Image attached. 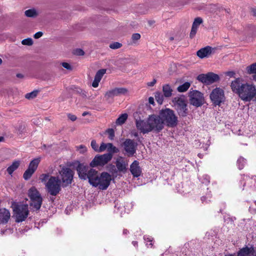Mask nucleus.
Wrapping results in <instances>:
<instances>
[{
  "mask_svg": "<svg viewBox=\"0 0 256 256\" xmlns=\"http://www.w3.org/2000/svg\"><path fill=\"white\" fill-rule=\"evenodd\" d=\"M76 170L80 179L88 180L91 186L98 188L100 190H106L112 180V176L108 172H102L100 174L98 171L84 164L80 163L76 166Z\"/></svg>",
  "mask_w": 256,
  "mask_h": 256,
  "instance_id": "1",
  "label": "nucleus"
},
{
  "mask_svg": "<svg viewBox=\"0 0 256 256\" xmlns=\"http://www.w3.org/2000/svg\"><path fill=\"white\" fill-rule=\"evenodd\" d=\"M230 86L232 91L238 94L242 100L256 102V87L254 84L242 83V78H237L232 82Z\"/></svg>",
  "mask_w": 256,
  "mask_h": 256,
  "instance_id": "2",
  "label": "nucleus"
},
{
  "mask_svg": "<svg viewBox=\"0 0 256 256\" xmlns=\"http://www.w3.org/2000/svg\"><path fill=\"white\" fill-rule=\"evenodd\" d=\"M159 114L164 122V124L169 127H174L177 124L178 118L172 110L170 108L162 110Z\"/></svg>",
  "mask_w": 256,
  "mask_h": 256,
  "instance_id": "3",
  "label": "nucleus"
},
{
  "mask_svg": "<svg viewBox=\"0 0 256 256\" xmlns=\"http://www.w3.org/2000/svg\"><path fill=\"white\" fill-rule=\"evenodd\" d=\"M46 188L48 193L56 196L61 190V182L58 177L50 176L46 183Z\"/></svg>",
  "mask_w": 256,
  "mask_h": 256,
  "instance_id": "4",
  "label": "nucleus"
},
{
  "mask_svg": "<svg viewBox=\"0 0 256 256\" xmlns=\"http://www.w3.org/2000/svg\"><path fill=\"white\" fill-rule=\"evenodd\" d=\"M30 200V206L36 210H38L42 206V198L38 190L34 186L32 187L28 192Z\"/></svg>",
  "mask_w": 256,
  "mask_h": 256,
  "instance_id": "5",
  "label": "nucleus"
},
{
  "mask_svg": "<svg viewBox=\"0 0 256 256\" xmlns=\"http://www.w3.org/2000/svg\"><path fill=\"white\" fill-rule=\"evenodd\" d=\"M60 178L62 187H66L72 183L74 172L70 168L62 166L59 170Z\"/></svg>",
  "mask_w": 256,
  "mask_h": 256,
  "instance_id": "6",
  "label": "nucleus"
},
{
  "mask_svg": "<svg viewBox=\"0 0 256 256\" xmlns=\"http://www.w3.org/2000/svg\"><path fill=\"white\" fill-rule=\"evenodd\" d=\"M112 158V154L110 153L102 155L97 154L90 162V166L92 168L98 166H102L108 164Z\"/></svg>",
  "mask_w": 256,
  "mask_h": 256,
  "instance_id": "7",
  "label": "nucleus"
},
{
  "mask_svg": "<svg viewBox=\"0 0 256 256\" xmlns=\"http://www.w3.org/2000/svg\"><path fill=\"white\" fill-rule=\"evenodd\" d=\"M172 102L178 115L182 117H186L188 114V108L185 99L182 97H176L173 98Z\"/></svg>",
  "mask_w": 256,
  "mask_h": 256,
  "instance_id": "8",
  "label": "nucleus"
},
{
  "mask_svg": "<svg viewBox=\"0 0 256 256\" xmlns=\"http://www.w3.org/2000/svg\"><path fill=\"white\" fill-rule=\"evenodd\" d=\"M190 104L196 107L202 106L204 102L203 94L198 90H192L189 92Z\"/></svg>",
  "mask_w": 256,
  "mask_h": 256,
  "instance_id": "9",
  "label": "nucleus"
},
{
  "mask_svg": "<svg viewBox=\"0 0 256 256\" xmlns=\"http://www.w3.org/2000/svg\"><path fill=\"white\" fill-rule=\"evenodd\" d=\"M210 98L214 105H220L225 100L224 90L219 88H214L210 94Z\"/></svg>",
  "mask_w": 256,
  "mask_h": 256,
  "instance_id": "10",
  "label": "nucleus"
},
{
  "mask_svg": "<svg viewBox=\"0 0 256 256\" xmlns=\"http://www.w3.org/2000/svg\"><path fill=\"white\" fill-rule=\"evenodd\" d=\"M149 122L152 127V130L160 132L164 128V122L162 120L160 114L150 116Z\"/></svg>",
  "mask_w": 256,
  "mask_h": 256,
  "instance_id": "11",
  "label": "nucleus"
},
{
  "mask_svg": "<svg viewBox=\"0 0 256 256\" xmlns=\"http://www.w3.org/2000/svg\"><path fill=\"white\" fill-rule=\"evenodd\" d=\"M40 162V158H38L34 159L30 162L28 168L24 172L23 174V178L25 180H28L30 178L37 169Z\"/></svg>",
  "mask_w": 256,
  "mask_h": 256,
  "instance_id": "12",
  "label": "nucleus"
},
{
  "mask_svg": "<svg viewBox=\"0 0 256 256\" xmlns=\"http://www.w3.org/2000/svg\"><path fill=\"white\" fill-rule=\"evenodd\" d=\"M197 78L200 82L202 83L210 84L218 81L220 78L216 74L213 72H208L206 74H200L198 75Z\"/></svg>",
  "mask_w": 256,
  "mask_h": 256,
  "instance_id": "13",
  "label": "nucleus"
},
{
  "mask_svg": "<svg viewBox=\"0 0 256 256\" xmlns=\"http://www.w3.org/2000/svg\"><path fill=\"white\" fill-rule=\"evenodd\" d=\"M122 145L128 156H132L136 153V144L134 140L126 139L123 142Z\"/></svg>",
  "mask_w": 256,
  "mask_h": 256,
  "instance_id": "14",
  "label": "nucleus"
},
{
  "mask_svg": "<svg viewBox=\"0 0 256 256\" xmlns=\"http://www.w3.org/2000/svg\"><path fill=\"white\" fill-rule=\"evenodd\" d=\"M242 180L244 182L243 186H246V188L250 190H256V176H250L248 175H244L242 177Z\"/></svg>",
  "mask_w": 256,
  "mask_h": 256,
  "instance_id": "15",
  "label": "nucleus"
},
{
  "mask_svg": "<svg viewBox=\"0 0 256 256\" xmlns=\"http://www.w3.org/2000/svg\"><path fill=\"white\" fill-rule=\"evenodd\" d=\"M28 214V210L27 206H24L18 208L16 214V222H22L27 218Z\"/></svg>",
  "mask_w": 256,
  "mask_h": 256,
  "instance_id": "16",
  "label": "nucleus"
},
{
  "mask_svg": "<svg viewBox=\"0 0 256 256\" xmlns=\"http://www.w3.org/2000/svg\"><path fill=\"white\" fill-rule=\"evenodd\" d=\"M128 92V90L124 88H118L112 89L107 92L105 94L106 98H113L114 96L125 94Z\"/></svg>",
  "mask_w": 256,
  "mask_h": 256,
  "instance_id": "17",
  "label": "nucleus"
},
{
  "mask_svg": "<svg viewBox=\"0 0 256 256\" xmlns=\"http://www.w3.org/2000/svg\"><path fill=\"white\" fill-rule=\"evenodd\" d=\"M136 126L137 128L143 134H146L152 131V127L149 122V118L147 121L137 120Z\"/></svg>",
  "mask_w": 256,
  "mask_h": 256,
  "instance_id": "18",
  "label": "nucleus"
},
{
  "mask_svg": "<svg viewBox=\"0 0 256 256\" xmlns=\"http://www.w3.org/2000/svg\"><path fill=\"white\" fill-rule=\"evenodd\" d=\"M130 171L134 177L138 178L140 176L142 170L138 161L136 160L130 164Z\"/></svg>",
  "mask_w": 256,
  "mask_h": 256,
  "instance_id": "19",
  "label": "nucleus"
},
{
  "mask_svg": "<svg viewBox=\"0 0 256 256\" xmlns=\"http://www.w3.org/2000/svg\"><path fill=\"white\" fill-rule=\"evenodd\" d=\"M214 48L211 46H207L204 48H200L197 52V56L200 58H203L206 57H208L212 53Z\"/></svg>",
  "mask_w": 256,
  "mask_h": 256,
  "instance_id": "20",
  "label": "nucleus"
},
{
  "mask_svg": "<svg viewBox=\"0 0 256 256\" xmlns=\"http://www.w3.org/2000/svg\"><path fill=\"white\" fill-rule=\"evenodd\" d=\"M10 218V213L9 210L6 208H0V221L2 223H8Z\"/></svg>",
  "mask_w": 256,
  "mask_h": 256,
  "instance_id": "21",
  "label": "nucleus"
},
{
  "mask_svg": "<svg viewBox=\"0 0 256 256\" xmlns=\"http://www.w3.org/2000/svg\"><path fill=\"white\" fill-rule=\"evenodd\" d=\"M106 72V70L104 68L100 69L96 72L92 83V86L94 88H97L98 86L99 82Z\"/></svg>",
  "mask_w": 256,
  "mask_h": 256,
  "instance_id": "22",
  "label": "nucleus"
},
{
  "mask_svg": "<svg viewBox=\"0 0 256 256\" xmlns=\"http://www.w3.org/2000/svg\"><path fill=\"white\" fill-rule=\"evenodd\" d=\"M202 22V18L198 17L194 19V22H193L192 28L191 30V32L190 34V38H194L195 34L196 33L198 28L199 26Z\"/></svg>",
  "mask_w": 256,
  "mask_h": 256,
  "instance_id": "23",
  "label": "nucleus"
},
{
  "mask_svg": "<svg viewBox=\"0 0 256 256\" xmlns=\"http://www.w3.org/2000/svg\"><path fill=\"white\" fill-rule=\"evenodd\" d=\"M254 252L253 247L248 248L246 246L238 251V256H252Z\"/></svg>",
  "mask_w": 256,
  "mask_h": 256,
  "instance_id": "24",
  "label": "nucleus"
},
{
  "mask_svg": "<svg viewBox=\"0 0 256 256\" xmlns=\"http://www.w3.org/2000/svg\"><path fill=\"white\" fill-rule=\"evenodd\" d=\"M116 164L118 170L123 172L126 171L128 165V164L122 158L116 160Z\"/></svg>",
  "mask_w": 256,
  "mask_h": 256,
  "instance_id": "25",
  "label": "nucleus"
},
{
  "mask_svg": "<svg viewBox=\"0 0 256 256\" xmlns=\"http://www.w3.org/2000/svg\"><path fill=\"white\" fill-rule=\"evenodd\" d=\"M246 69L247 72L250 74H252V79L256 81V62L247 66Z\"/></svg>",
  "mask_w": 256,
  "mask_h": 256,
  "instance_id": "26",
  "label": "nucleus"
},
{
  "mask_svg": "<svg viewBox=\"0 0 256 256\" xmlns=\"http://www.w3.org/2000/svg\"><path fill=\"white\" fill-rule=\"evenodd\" d=\"M162 92L166 98H170L172 95V90L169 84H166L162 86Z\"/></svg>",
  "mask_w": 256,
  "mask_h": 256,
  "instance_id": "27",
  "label": "nucleus"
},
{
  "mask_svg": "<svg viewBox=\"0 0 256 256\" xmlns=\"http://www.w3.org/2000/svg\"><path fill=\"white\" fill-rule=\"evenodd\" d=\"M20 162L19 160L14 161L12 164L7 168L6 171L9 174H12L19 166Z\"/></svg>",
  "mask_w": 256,
  "mask_h": 256,
  "instance_id": "28",
  "label": "nucleus"
},
{
  "mask_svg": "<svg viewBox=\"0 0 256 256\" xmlns=\"http://www.w3.org/2000/svg\"><path fill=\"white\" fill-rule=\"evenodd\" d=\"M190 84L189 82H186L182 85L178 86L177 88V90L180 92H186L190 87Z\"/></svg>",
  "mask_w": 256,
  "mask_h": 256,
  "instance_id": "29",
  "label": "nucleus"
},
{
  "mask_svg": "<svg viewBox=\"0 0 256 256\" xmlns=\"http://www.w3.org/2000/svg\"><path fill=\"white\" fill-rule=\"evenodd\" d=\"M24 14L27 17L29 18H35L38 15V12L34 8L26 10Z\"/></svg>",
  "mask_w": 256,
  "mask_h": 256,
  "instance_id": "30",
  "label": "nucleus"
},
{
  "mask_svg": "<svg viewBox=\"0 0 256 256\" xmlns=\"http://www.w3.org/2000/svg\"><path fill=\"white\" fill-rule=\"evenodd\" d=\"M128 115L126 114H122L116 120V124L118 125H122L127 120Z\"/></svg>",
  "mask_w": 256,
  "mask_h": 256,
  "instance_id": "31",
  "label": "nucleus"
},
{
  "mask_svg": "<svg viewBox=\"0 0 256 256\" xmlns=\"http://www.w3.org/2000/svg\"><path fill=\"white\" fill-rule=\"evenodd\" d=\"M144 239L146 242V246L148 248H152L153 247L152 242L154 238L151 236L145 235L144 236Z\"/></svg>",
  "mask_w": 256,
  "mask_h": 256,
  "instance_id": "32",
  "label": "nucleus"
},
{
  "mask_svg": "<svg viewBox=\"0 0 256 256\" xmlns=\"http://www.w3.org/2000/svg\"><path fill=\"white\" fill-rule=\"evenodd\" d=\"M246 163V160L245 158H242V156L240 157L237 160V165H238V168L240 170H242L245 166Z\"/></svg>",
  "mask_w": 256,
  "mask_h": 256,
  "instance_id": "33",
  "label": "nucleus"
},
{
  "mask_svg": "<svg viewBox=\"0 0 256 256\" xmlns=\"http://www.w3.org/2000/svg\"><path fill=\"white\" fill-rule=\"evenodd\" d=\"M107 150L108 152V153L112 154L114 153H117L119 152L118 149L114 146L112 143H108Z\"/></svg>",
  "mask_w": 256,
  "mask_h": 256,
  "instance_id": "34",
  "label": "nucleus"
},
{
  "mask_svg": "<svg viewBox=\"0 0 256 256\" xmlns=\"http://www.w3.org/2000/svg\"><path fill=\"white\" fill-rule=\"evenodd\" d=\"M164 96L163 95V94L160 92H157L156 93L155 98L158 103L160 104H162L164 101Z\"/></svg>",
  "mask_w": 256,
  "mask_h": 256,
  "instance_id": "35",
  "label": "nucleus"
},
{
  "mask_svg": "<svg viewBox=\"0 0 256 256\" xmlns=\"http://www.w3.org/2000/svg\"><path fill=\"white\" fill-rule=\"evenodd\" d=\"M234 220H236V218L230 215L227 214L224 216V222L226 224L234 222Z\"/></svg>",
  "mask_w": 256,
  "mask_h": 256,
  "instance_id": "36",
  "label": "nucleus"
},
{
  "mask_svg": "<svg viewBox=\"0 0 256 256\" xmlns=\"http://www.w3.org/2000/svg\"><path fill=\"white\" fill-rule=\"evenodd\" d=\"M38 93V92L37 90H34L30 93L26 94L25 97L27 99H32L36 96Z\"/></svg>",
  "mask_w": 256,
  "mask_h": 256,
  "instance_id": "37",
  "label": "nucleus"
},
{
  "mask_svg": "<svg viewBox=\"0 0 256 256\" xmlns=\"http://www.w3.org/2000/svg\"><path fill=\"white\" fill-rule=\"evenodd\" d=\"M50 176L48 174H42L40 176V180L42 182L46 183L48 180Z\"/></svg>",
  "mask_w": 256,
  "mask_h": 256,
  "instance_id": "38",
  "label": "nucleus"
},
{
  "mask_svg": "<svg viewBox=\"0 0 256 256\" xmlns=\"http://www.w3.org/2000/svg\"><path fill=\"white\" fill-rule=\"evenodd\" d=\"M22 44L23 45L32 46L33 44L32 40L31 38H28L22 40Z\"/></svg>",
  "mask_w": 256,
  "mask_h": 256,
  "instance_id": "39",
  "label": "nucleus"
},
{
  "mask_svg": "<svg viewBox=\"0 0 256 256\" xmlns=\"http://www.w3.org/2000/svg\"><path fill=\"white\" fill-rule=\"evenodd\" d=\"M122 46V44L118 42H114L111 44L110 45V48L112 49L116 50V49H118V48H121Z\"/></svg>",
  "mask_w": 256,
  "mask_h": 256,
  "instance_id": "40",
  "label": "nucleus"
},
{
  "mask_svg": "<svg viewBox=\"0 0 256 256\" xmlns=\"http://www.w3.org/2000/svg\"><path fill=\"white\" fill-rule=\"evenodd\" d=\"M2 225H0V226H2ZM12 232L10 228H6L4 230L0 226V235L2 234H11Z\"/></svg>",
  "mask_w": 256,
  "mask_h": 256,
  "instance_id": "41",
  "label": "nucleus"
},
{
  "mask_svg": "<svg viewBox=\"0 0 256 256\" xmlns=\"http://www.w3.org/2000/svg\"><path fill=\"white\" fill-rule=\"evenodd\" d=\"M90 145H91V146L92 148L96 152H98V148H99V147L98 145V144H96V140H92V142H91V144H90Z\"/></svg>",
  "mask_w": 256,
  "mask_h": 256,
  "instance_id": "42",
  "label": "nucleus"
},
{
  "mask_svg": "<svg viewBox=\"0 0 256 256\" xmlns=\"http://www.w3.org/2000/svg\"><path fill=\"white\" fill-rule=\"evenodd\" d=\"M107 132L108 134V138L110 140H112L114 139V132L112 128H109L107 130Z\"/></svg>",
  "mask_w": 256,
  "mask_h": 256,
  "instance_id": "43",
  "label": "nucleus"
},
{
  "mask_svg": "<svg viewBox=\"0 0 256 256\" xmlns=\"http://www.w3.org/2000/svg\"><path fill=\"white\" fill-rule=\"evenodd\" d=\"M108 148V144H105L104 142H102L100 144V146L98 148V152H102L104 151Z\"/></svg>",
  "mask_w": 256,
  "mask_h": 256,
  "instance_id": "44",
  "label": "nucleus"
},
{
  "mask_svg": "<svg viewBox=\"0 0 256 256\" xmlns=\"http://www.w3.org/2000/svg\"><path fill=\"white\" fill-rule=\"evenodd\" d=\"M76 148L77 150H79L80 154H84L87 150L86 148L83 145H80V146H78Z\"/></svg>",
  "mask_w": 256,
  "mask_h": 256,
  "instance_id": "45",
  "label": "nucleus"
},
{
  "mask_svg": "<svg viewBox=\"0 0 256 256\" xmlns=\"http://www.w3.org/2000/svg\"><path fill=\"white\" fill-rule=\"evenodd\" d=\"M21 226L22 225H18V226H20L18 228V227H16V230L18 229L20 233H24L25 231H27L30 228H28L26 229V226H22V228H21Z\"/></svg>",
  "mask_w": 256,
  "mask_h": 256,
  "instance_id": "46",
  "label": "nucleus"
},
{
  "mask_svg": "<svg viewBox=\"0 0 256 256\" xmlns=\"http://www.w3.org/2000/svg\"><path fill=\"white\" fill-rule=\"evenodd\" d=\"M74 54L76 56H83L84 54V52L82 49L77 48L74 50Z\"/></svg>",
  "mask_w": 256,
  "mask_h": 256,
  "instance_id": "47",
  "label": "nucleus"
},
{
  "mask_svg": "<svg viewBox=\"0 0 256 256\" xmlns=\"http://www.w3.org/2000/svg\"><path fill=\"white\" fill-rule=\"evenodd\" d=\"M140 38V34H138V33H136V34H134L132 35V39L134 40V41H136V40H138Z\"/></svg>",
  "mask_w": 256,
  "mask_h": 256,
  "instance_id": "48",
  "label": "nucleus"
},
{
  "mask_svg": "<svg viewBox=\"0 0 256 256\" xmlns=\"http://www.w3.org/2000/svg\"><path fill=\"white\" fill-rule=\"evenodd\" d=\"M202 182L206 184H208L210 182V177L208 176H204V180H202Z\"/></svg>",
  "mask_w": 256,
  "mask_h": 256,
  "instance_id": "49",
  "label": "nucleus"
},
{
  "mask_svg": "<svg viewBox=\"0 0 256 256\" xmlns=\"http://www.w3.org/2000/svg\"><path fill=\"white\" fill-rule=\"evenodd\" d=\"M62 66L67 70H71L72 68L68 62H64L62 64Z\"/></svg>",
  "mask_w": 256,
  "mask_h": 256,
  "instance_id": "50",
  "label": "nucleus"
},
{
  "mask_svg": "<svg viewBox=\"0 0 256 256\" xmlns=\"http://www.w3.org/2000/svg\"><path fill=\"white\" fill-rule=\"evenodd\" d=\"M68 117L72 122L75 121L76 120V116L75 115L71 114H68Z\"/></svg>",
  "mask_w": 256,
  "mask_h": 256,
  "instance_id": "51",
  "label": "nucleus"
},
{
  "mask_svg": "<svg viewBox=\"0 0 256 256\" xmlns=\"http://www.w3.org/2000/svg\"><path fill=\"white\" fill-rule=\"evenodd\" d=\"M42 34H43V33L42 32H36L34 34V38L38 39V38H40L41 36H42Z\"/></svg>",
  "mask_w": 256,
  "mask_h": 256,
  "instance_id": "52",
  "label": "nucleus"
},
{
  "mask_svg": "<svg viewBox=\"0 0 256 256\" xmlns=\"http://www.w3.org/2000/svg\"><path fill=\"white\" fill-rule=\"evenodd\" d=\"M156 80L154 78L152 81L147 83V85L148 86H153L156 83Z\"/></svg>",
  "mask_w": 256,
  "mask_h": 256,
  "instance_id": "53",
  "label": "nucleus"
},
{
  "mask_svg": "<svg viewBox=\"0 0 256 256\" xmlns=\"http://www.w3.org/2000/svg\"><path fill=\"white\" fill-rule=\"evenodd\" d=\"M226 76L230 77H234L235 75V72L232 71H229L226 72Z\"/></svg>",
  "mask_w": 256,
  "mask_h": 256,
  "instance_id": "54",
  "label": "nucleus"
},
{
  "mask_svg": "<svg viewBox=\"0 0 256 256\" xmlns=\"http://www.w3.org/2000/svg\"><path fill=\"white\" fill-rule=\"evenodd\" d=\"M148 102L150 104H154V99L152 97H150L148 98Z\"/></svg>",
  "mask_w": 256,
  "mask_h": 256,
  "instance_id": "55",
  "label": "nucleus"
},
{
  "mask_svg": "<svg viewBox=\"0 0 256 256\" xmlns=\"http://www.w3.org/2000/svg\"><path fill=\"white\" fill-rule=\"evenodd\" d=\"M132 245L136 247V248H138V242L136 241H132Z\"/></svg>",
  "mask_w": 256,
  "mask_h": 256,
  "instance_id": "56",
  "label": "nucleus"
},
{
  "mask_svg": "<svg viewBox=\"0 0 256 256\" xmlns=\"http://www.w3.org/2000/svg\"><path fill=\"white\" fill-rule=\"evenodd\" d=\"M16 77L18 78H22L24 76L21 74H16Z\"/></svg>",
  "mask_w": 256,
  "mask_h": 256,
  "instance_id": "57",
  "label": "nucleus"
},
{
  "mask_svg": "<svg viewBox=\"0 0 256 256\" xmlns=\"http://www.w3.org/2000/svg\"><path fill=\"white\" fill-rule=\"evenodd\" d=\"M88 114V112H84L82 113V116H86V115H87Z\"/></svg>",
  "mask_w": 256,
  "mask_h": 256,
  "instance_id": "58",
  "label": "nucleus"
},
{
  "mask_svg": "<svg viewBox=\"0 0 256 256\" xmlns=\"http://www.w3.org/2000/svg\"><path fill=\"white\" fill-rule=\"evenodd\" d=\"M201 200H202V202H204V201L205 200H206V197H205V196H202V197Z\"/></svg>",
  "mask_w": 256,
  "mask_h": 256,
  "instance_id": "59",
  "label": "nucleus"
},
{
  "mask_svg": "<svg viewBox=\"0 0 256 256\" xmlns=\"http://www.w3.org/2000/svg\"><path fill=\"white\" fill-rule=\"evenodd\" d=\"M174 40V37L171 36V37H170V40L172 41V40Z\"/></svg>",
  "mask_w": 256,
  "mask_h": 256,
  "instance_id": "60",
  "label": "nucleus"
},
{
  "mask_svg": "<svg viewBox=\"0 0 256 256\" xmlns=\"http://www.w3.org/2000/svg\"><path fill=\"white\" fill-rule=\"evenodd\" d=\"M4 140V138L2 136H0V142Z\"/></svg>",
  "mask_w": 256,
  "mask_h": 256,
  "instance_id": "61",
  "label": "nucleus"
},
{
  "mask_svg": "<svg viewBox=\"0 0 256 256\" xmlns=\"http://www.w3.org/2000/svg\"><path fill=\"white\" fill-rule=\"evenodd\" d=\"M254 14L256 16V10H253Z\"/></svg>",
  "mask_w": 256,
  "mask_h": 256,
  "instance_id": "62",
  "label": "nucleus"
},
{
  "mask_svg": "<svg viewBox=\"0 0 256 256\" xmlns=\"http://www.w3.org/2000/svg\"><path fill=\"white\" fill-rule=\"evenodd\" d=\"M2 62V60L0 58V64H1Z\"/></svg>",
  "mask_w": 256,
  "mask_h": 256,
  "instance_id": "63",
  "label": "nucleus"
},
{
  "mask_svg": "<svg viewBox=\"0 0 256 256\" xmlns=\"http://www.w3.org/2000/svg\"><path fill=\"white\" fill-rule=\"evenodd\" d=\"M126 232H127V230H124V234H126Z\"/></svg>",
  "mask_w": 256,
  "mask_h": 256,
  "instance_id": "64",
  "label": "nucleus"
}]
</instances>
